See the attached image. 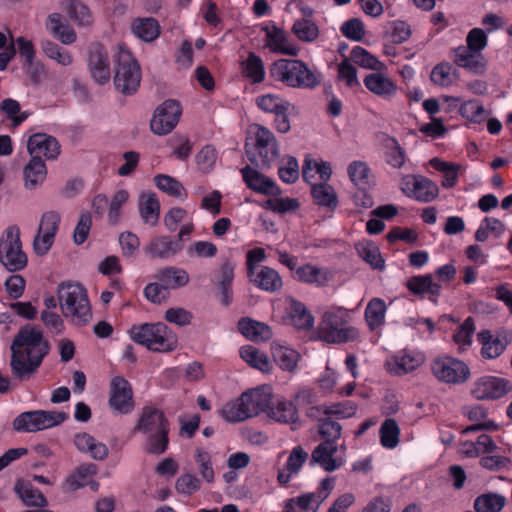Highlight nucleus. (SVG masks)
I'll return each instance as SVG.
<instances>
[{"label": "nucleus", "mask_w": 512, "mask_h": 512, "mask_svg": "<svg viewBox=\"0 0 512 512\" xmlns=\"http://www.w3.org/2000/svg\"><path fill=\"white\" fill-rule=\"evenodd\" d=\"M50 345L35 326L25 325L14 336L11 344V371L15 379H29L48 355Z\"/></svg>", "instance_id": "f257e3e1"}, {"label": "nucleus", "mask_w": 512, "mask_h": 512, "mask_svg": "<svg viewBox=\"0 0 512 512\" xmlns=\"http://www.w3.org/2000/svg\"><path fill=\"white\" fill-rule=\"evenodd\" d=\"M134 432L146 436L144 450L151 455H161L168 450L170 422L165 412L154 404L142 407Z\"/></svg>", "instance_id": "f03ea898"}, {"label": "nucleus", "mask_w": 512, "mask_h": 512, "mask_svg": "<svg viewBox=\"0 0 512 512\" xmlns=\"http://www.w3.org/2000/svg\"><path fill=\"white\" fill-rule=\"evenodd\" d=\"M272 389L268 385L243 392L239 398L226 403L221 416L228 422H241L264 413L271 402Z\"/></svg>", "instance_id": "7ed1b4c3"}, {"label": "nucleus", "mask_w": 512, "mask_h": 512, "mask_svg": "<svg viewBox=\"0 0 512 512\" xmlns=\"http://www.w3.org/2000/svg\"><path fill=\"white\" fill-rule=\"evenodd\" d=\"M269 77L289 88H314L319 84L315 73L300 59L280 58L268 68Z\"/></svg>", "instance_id": "20e7f679"}, {"label": "nucleus", "mask_w": 512, "mask_h": 512, "mask_svg": "<svg viewBox=\"0 0 512 512\" xmlns=\"http://www.w3.org/2000/svg\"><path fill=\"white\" fill-rule=\"evenodd\" d=\"M57 296L63 314L76 325L83 326L92 318L91 305L86 289L78 283L63 282Z\"/></svg>", "instance_id": "39448f33"}, {"label": "nucleus", "mask_w": 512, "mask_h": 512, "mask_svg": "<svg viewBox=\"0 0 512 512\" xmlns=\"http://www.w3.org/2000/svg\"><path fill=\"white\" fill-rule=\"evenodd\" d=\"M128 334L132 341L155 352H169L177 345L176 335L162 322L134 324Z\"/></svg>", "instance_id": "423d86ee"}, {"label": "nucleus", "mask_w": 512, "mask_h": 512, "mask_svg": "<svg viewBox=\"0 0 512 512\" xmlns=\"http://www.w3.org/2000/svg\"><path fill=\"white\" fill-rule=\"evenodd\" d=\"M349 315L343 308L326 311L318 326L319 338L327 343L340 344L353 341L358 337V330L348 326Z\"/></svg>", "instance_id": "0eeeda50"}, {"label": "nucleus", "mask_w": 512, "mask_h": 512, "mask_svg": "<svg viewBox=\"0 0 512 512\" xmlns=\"http://www.w3.org/2000/svg\"><path fill=\"white\" fill-rule=\"evenodd\" d=\"M115 61L114 85L116 90L124 95L135 93L141 81V70L138 62L131 52L122 45L118 46Z\"/></svg>", "instance_id": "6e6552de"}, {"label": "nucleus", "mask_w": 512, "mask_h": 512, "mask_svg": "<svg viewBox=\"0 0 512 512\" xmlns=\"http://www.w3.org/2000/svg\"><path fill=\"white\" fill-rule=\"evenodd\" d=\"M68 418L69 415L63 411L32 410L20 413L12 426L18 433H35L58 426Z\"/></svg>", "instance_id": "1a4fd4ad"}, {"label": "nucleus", "mask_w": 512, "mask_h": 512, "mask_svg": "<svg viewBox=\"0 0 512 512\" xmlns=\"http://www.w3.org/2000/svg\"><path fill=\"white\" fill-rule=\"evenodd\" d=\"M0 262L9 272L23 270L28 259L22 250L20 229L18 226H9L0 239Z\"/></svg>", "instance_id": "9d476101"}, {"label": "nucleus", "mask_w": 512, "mask_h": 512, "mask_svg": "<svg viewBox=\"0 0 512 512\" xmlns=\"http://www.w3.org/2000/svg\"><path fill=\"white\" fill-rule=\"evenodd\" d=\"M249 161L257 168L265 170L279 156L277 140L266 127L260 126L255 135L253 151L246 150Z\"/></svg>", "instance_id": "9b49d317"}, {"label": "nucleus", "mask_w": 512, "mask_h": 512, "mask_svg": "<svg viewBox=\"0 0 512 512\" xmlns=\"http://www.w3.org/2000/svg\"><path fill=\"white\" fill-rule=\"evenodd\" d=\"M431 371L434 377L446 384L459 385L466 382L470 376L468 365L454 357H438L431 363Z\"/></svg>", "instance_id": "f8f14e48"}, {"label": "nucleus", "mask_w": 512, "mask_h": 512, "mask_svg": "<svg viewBox=\"0 0 512 512\" xmlns=\"http://www.w3.org/2000/svg\"><path fill=\"white\" fill-rule=\"evenodd\" d=\"M109 407L121 415L130 414L135 408L131 383L123 376H114L109 385Z\"/></svg>", "instance_id": "ddd939ff"}, {"label": "nucleus", "mask_w": 512, "mask_h": 512, "mask_svg": "<svg viewBox=\"0 0 512 512\" xmlns=\"http://www.w3.org/2000/svg\"><path fill=\"white\" fill-rule=\"evenodd\" d=\"M477 341L481 345V357L484 360H494L499 358L512 342V331L501 329L493 334L492 331L484 329L477 334Z\"/></svg>", "instance_id": "4468645a"}, {"label": "nucleus", "mask_w": 512, "mask_h": 512, "mask_svg": "<svg viewBox=\"0 0 512 512\" xmlns=\"http://www.w3.org/2000/svg\"><path fill=\"white\" fill-rule=\"evenodd\" d=\"M182 109L180 103L176 100H165L157 107L151 119L150 127L153 133L157 135H166L170 133L178 124Z\"/></svg>", "instance_id": "2eb2a0df"}, {"label": "nucleus", "mask_w": 512, "mask_h": 512, "mask_svg": "<svg viewBox=\"0 0 512 512\" xmlns=\"http://www.w3.org/2000/svg\"><path fill=\"white\" fill-rule=\"evenodd\" d=\"M402 192L422 203L432 202L439 194L438 186L429 178L421 175H406L401 180Z\"/></svg>", "instance_id": "dca6fc26"}, {"label": "nucleus", "mask_w": 512, "mask_h": 512, "mask_svg": "<svg viewBox=\"0 0 512 512\" xmlns=\"http://www.w3.org/2000/svg\"><path fill=\"white\" fill-rule=\"evenodd\" d=\"M512 391V382L506 378L485 375L474 383L472 394L479 400H498Z\"/></svg>", "instance_id": "f3484780"}, {"label": "nucleus", "mask_w": 512, "mask_h": 512, "mask_svg": "<svg viewBox=\"0 0 512 512\" xmlns=\"http://www.w3.org/2000/svg\"><path fill=\"white\" fill-rule=\"evenodd\" d=\"M88 69L94 81L100 85L109 82L111 77L110 61L106 48L93 43L88 50Z\"/></svg>", "instance_id": "a211bd4d"}, {"label": "nucleus", "mask_w": 512, "mask_h": 512, "mask_svg": "<svg viewBox=\"0 0 512 512\" xmlns=\"http://www.w3.org/2000/svg\"><path fill=\"white\" fill-rule=\"evenodd\" d=\"M406 288L420 299L427 298L437 305L441 296L442 285L433 279L432 274L414 275L406 282Z\"/></svg>", "instance_id": "6ab92c4d"}, {"label": "nucleus", "mask_w": 512, "mask_h": 512, "mask_svg": "<svg viewBox=\"0 0 512 512\" xmlns=\"http://www.w3.org/2000/svg\"><path fill=\"white\" fill-rule=\"evenodd\" d=\"M262 30L265 32L264 47L271 53L288 56L298 55V47L290 42L287 33L282 28L272 24L270 27L262 28Z\"/></svg>", "instance_id": "aec40b11"}, {"label": "nucleus", "mask_w": 512, "mask_h": 512, "mask_svg": "<svg viewBox=\"0 0 512 512\" xmlns=\"http://www.w3.org/2000/svg\"><path fill=\"white\" fill-rule=\"evenodd\" d=\"M240 172L244 183L250 190L266 196H278L281 194L282 191L279 186L257 169L247 165Z\"/></svg>", "instance_id": "412c9836"}, {"label": "nucleus", "mask_w": 512, "mask_h": 512, "mask_svg": "<svg viewBox=\"0 0 512 512\" xmlns=\"http://www.w3.org/2000/svg\"><path fill=\"white\" fill-rule=\"evenodd\" d=\"M425 355L419 350L405 348L398 351L392 357L394 366L390 372L397 376H404L412 373L425 362Z\"/></svg>", "instance_id": "4be33fe9"}, {"label": "nucleus", "mask_w": 512, "mask_h": 512, "mask_svg": "<svg viewBox=\"0 0 512 512\" xmlns=\"http://www.w3.org/2000/svg\"><path fill=\"white\" fill-rule=\"evenodd\" d=\"M338 451L337 443L321 442L311 454V464H318L327 472H333L341 468L345 461L342 457H335Z\"/></svg>", "instance_id": "5701e85b"}, {"label": "nucleus", "mask_w": 512, "mask_h": 512, "mask_svg": "<svg viewBox=\"0 0 512 512\" xmlns=\"http://www.w3.org/2000/svg\"><path fill=\"white\" fill-rule=\"evenodd\" d=\"M27 148L31 158L45 156L47 159H56L60 153L57 139L45 133L30 136Z\"/></svg>", "instance_id": "b1692460"}, {"label": "nucleus", "mask_w": 512, "mask_h": 512, "mask_svg": "<svg viewBox=\"0 0 512 512\" xmlns=\"http://www.w3.org/2000/svg\"><path fill=\"white\" fill-rule=\"evenodd\" d=\"M45 27L47 31L64 45L73 44L77 35L70 26L68 20L60 13H51L48 15Z\"/></svg>", "instance_id": "393cba45"}, {"label": "nucleus", "mask_w": 512, "mask_h": 512, "mask_svg": "<svg viewBox=\"0 0 512 512\" xmlns=\"http://www.w3.org/2000/svg\"><path fill=\"white\" fill-rule=\"evenodd\" d=\"M363 84L367 90L383 99H390L397 93L396 83L381 71L366 75Z\"/></svg>", "instance_id": "a878e982"}, {"label": "nucleus", "mask_w": 512, "mask_h": 512, "mask_svg": "<svg viewBox=\"0 0 512 512\" xmlns=\"http://www.w3.org/2000/svg\"><path fill=\"white\" fill-rule=\"evenodd\" d=\"M240 72L244 80L252 85L264 82L266 70L263 59L255 52H249L246 59L240 62Z\"/></svg>", "instance_id": "bb28decb"}, {"label": "nucleus", "mask_w": 512, "mask_h": 512, "mask_svg": "<svg viewBox=\"0 0 512 512\" xmlns=\"http://www.w3.org/2000/svg\"><path fill=\"white\" fill-rule=\"evenodd\" d=\"M264 413L270 419L283 424H293L298 420V411L295 405L286 399H279L275 402L273 395L269 407Z\"/></svg>", "instance_id": "cd10ccee"}, {"label": "nucleus", "mask_w": 512, "mask_h": 512, "mask_svg": "<svg viewBox=\"0 0 512 512\" xmlns=\"http://www.w3.org/2000/svg\"><path fill=\"white\" fill-rule=\"evenodd\" d=\"M238 330L253 342H266L272 338L271 328L262 322L243 317L238 321Z\"/></svg>", "instance_id": "c85d7f7f"}, {"label": "nucleus", "mask_w": 512, "mask_h": 512, "mask_svg": "<svg viewBox=\"0 0 512 512\" xmlns=\"http://www.w3.org/2000/svg\"><path fill=\"white\" fill-rule=\"evenodd\" d=\"M182 249L180 241L172 240L169 236H158L150 242L147 251L153 258L168 259Z\"/></svg>", "instance_id": "c756f323"}, {"label": "nucleus", "mask_w": 512, "mask_h": 512, "mask_svg": "<svg viewBox=\"0 0 512 512\" xmlns=\"http://www.w3.org/2000/svg\"><path fill=\"white\" fill-rule=\"evenodd\" d=\"M252 282L254 285L266 292H276L281 289L283 285L280 274L273 268L268 266H261L260 269L252 275Z\"/></svg>", "instance_id": "7c9ffc66"}, {"label": "nucleus", "mask_w": 512, "mask_h": 512, "mask_svg": "<svg viewBox=\"0 0 512 512\" xmlns=\"http://www.w3.org/2000/svg\"><path fill=\"white\" fill-rule=\"evenodd\" d=\"M156 279L168 291L184 287L189 282V275L186 270L174 266L161 269L156 274Z\"/></svg>", "instance_id": "2f4dec72"}, {"label": "nucleus", "mask_w": 512, "mask_h": 512, "mask_svg": "<svg viewBox=\"0 0 512 512\" xmlns=\"http://www.w3.org/2000/svg\"><path fill=\"white\" fill-rule=\"evenodd\" d=\"M288 315L291 324L300 330H310L314 326V317L307 307L300 301L290 299Z\"/></svg>", "instance_id": "473e14b6"}, {"label": "nucleus", "mask_w": 512, "mask_h": 512, "mask_svg": "<svg viewBox=\"0 0 512 512\" xmlns=\"http://www.w3.org/2000/svg\"><path fill=\"white\" fill-rule=\"evenodd\" d=\"M132 33L144 42H152L160 34V25L152 17L136 18L131 23Z\"/></svg>", "instance_id": "72a5a7b5"}, {"label": "nucleus", "mask_w": 512, "mask_h": 512, "mask_svg": "<svg viewBox=\"0 0 512 512\" xmlns=\"http://www.w3.org/2000/svg\"><path fill=\"white\" fill-rule=\"evenodd\" d=\"M139 213L143 222L151 227L158 225L160 202L154 193L142 195L139 200Z\"/></svg>", "instance_id": "f704fd0d"}, {"label": "nucleus", "mask_w": 512, "mask_h": 512, "mask_svg": "<svg viewBox=\"0 0 512 512\" xmlns=\"http://www.w3.org/2000/svg\"><path fill=\"white\" fill-rule=\"evenodd\" d=\"M311 196L315 204L331 211H334L339 203L334 188L327 183L312 184Z\"/></svg>", "instance_id": "c9c22d12"}, {"label": "nucleus", "mask_w": 512, "mask_h": 512, "mask_svg": "<svg viewBox=\"0 0 512 512\" xmlns=\"http://www.w3.org/2000/svg\"><path fill=\"white\" fill-rule=\"evenodd\" d=\"M471 52L461 46L455 49L454 62L457 66L469 70L475 74H481L485 70V63L480 59V55Z\"/></svg>", "instance_id": "e433bc0d"}, {"label": "nucleus", "mask_w": 512, "mask_h": 512, "mask_svg": "<svg viewBox=\"0 0 512 512\" xmlns=\"http://www.w3.org/2000/svg\"><path fill=\"white\" fill-rule=\"evenodd\" d=\"M320 412H322L323 415L331 417L332 419L333 417H335L337 420L346 419L352 417L356 413V406L350 401L344 403H336L326 407L315 406L308 410L307 415L309 417H315L316 413Z\"/></svg>", "instance_id": "4c0bfd02"}, {"label": "nucleus", "mask_w": 512, "mask_h": 512, "mask_svg": "<svg viewBox=\"0 0 512 512\" xmlns=\"http://www.w3.org/2000/svg\"><path fill=\"white\" fill-rule=\"evenodd\" d=\"M47 175V168L41 157H34L24 168L25 186L33 189L41 184Z\"/></svg>", "instance_id": "58836bf2"}, {"label": "nucleus", "mask_w": 512, "mask_h": 512, "mask_svg": "<svg viewBox=\"0 0 512 512\" xmlns=\"http://www.w3.org/2000/svg\"><path fill=\"white\" fill-rule=\"evenodd\" d=\"M470 421L475 422V424L466 427L463 430L464 434H468L476 431H489L496 429V424L494 421L485 420L487 417V411L481 405H475L471 407L467 413Z\"/></svg>", "instance_id": "ea45409f"}, {"label": "nucleus", "mask_w": 512, "mask_h": 512, "mask_svg": "<svg viewBox=\"0 0 512 512\" xmlns=\"http://www.w3.org/2000/svg\"><path fill=\"white\" fill-rule=\"evenodd\" d=\"M506 503L503 495L487 492L477 496L474 500L475 512H501Z\"/></svg>", "instance_id": "a19ab883"}, {"label": "nucleus", "mask_w": 512, "mask_h": 512, "mask_svg": "<svg viewBox=\"0 0 512 512\" xmlns=\"http://www.w3.org/2000/svg\"><path fill=\"white\" fill-rule=\"evenodd\" d=\"M350 60L362 68L374 71H382L386 68L383 62L361 46H355L352 48L350 52Z\"/></svg>", "instance_id": "79ce46f5"}, {"label": "nucleus", "mask_w": 512, "mask_h": 512, "mask_svg": "<svg viewBox=\"0 0 512 512\" xmlns=\"http://www.w3.org/2000/svg\"><path fill=\"white\" fill-rule=\"evenodd\" d=\"M386 314L385 301L380 298H373L365 309V320L370 330H375L384 323Z\"/></svg>", "instance_id": "37998d69"}, {"label": "nucleus", "mask_w": 512, "mask_h": 512, "mask_svg": "<svg viewBox=\"0 0 512 512\" xmlns=\"http://www.w3.org/2000/svg\"><path fill=\"white\" fill-rule=\"evenodd\" d=\"M318 433L323 442L337 443L342 435V426L331 417L323 415L319 418Z\"/></svg>", "instance_id": "c03bdc74"}, {"label": "nucleus", "mask_w": 512, "mask_h": 512, "mask_svg": "<svg viewBox=\"0 0 512 512\" xmlns=\"http://www.w3.org/2000/svg\"><path fill=\"white\" fill-rule=\"evenodd\" d=\"M240 356L251 367L263 372L268 371L271 367L268 357L251 345L241 347Z\"/></svg>", "instance_id": "a18cd8bd"}, {"label": "nucleus", "mask_w": 512, "mask_h": 512, "mask_svg": "<svg viewBox=\"0 0 512 512\" xmlns=\"http://www.w3.org/2000/svg\"><path fill=\"white\" fill-rule=\"evenodd\" d=\"M400 429L395 419L387 418L380 427V443L384 448L393 449L399 443Z\"/></svg>", "instance_id": "49530a36"}, {"label": "nucleus", "mask_w": 512, "mask_h": 512, "mask_svg": "<svg viewBox=\"0 0 512 512\" xmlns=\"http://www.w3.org/2000/svg\"><path fill=\"white\" fill-rule=\"evenodd\" d=\"M0 110L11 121L14 128L20 126L30 115L28 111H21L19 102L12 98L4 99L0 104Z\"/></svg>", "instance_id": "de8ad7c7"}, {"label": "nucleus", "mask_w": 512, "mask_h": 512, "mask_svg": "<svg viewBox=\"0 0 512 512\" xmlns=\"http://www.w3.org/2000/svg\"><path fill=\"white\" fill-rule=\"evenodd\" d=\"M234 279V269L230 263H224L221 266V280L219 287L221 291V304L229 306L233 300L232 282Z\"/></svg>", "instance_id": "09e8293b"}, {"label": "nucleus", "mask_w": 512, "mask_h": 512, "mask_svg": "<svg viewBox=\"0 0 512 512\" xmlns=\"http://www.w3.org/2000/svg\"><path fill=\"white\" fill-rule=\"evenodd\" d=\"M370 168L363 161H353L348 166V175L353 184L362 191L369 187Z\"/></svg>", "instance_id": "8fccbe9b"}, {"label": "nucleus", "mask_w": 512, "mask_h": 512, "mask_svg": "<svg viewBox=\"0 0 512 512\" xmlns=\"http://www.w3.org/2000/svg\"><path fill=\"white\" fill-rule=\"evenodd\" d=\"M15 491L28 507L44 508L48 505V501L43 493L31 485L20 487L19 484H16Z\"/></svg>", "instance_id": "3c124183"}, {"label": "nucleus", "mask_w": 512, "mask_h": 512, "mask_svg": "<svg viewBox=\"0 0 512 512\" xmlns=\"http://www.w3.org/2000/svg\"><path fill=\"white\" fill-rule=\"evenodd\" d=\"M358 255L373 269L382 270L385 267L379 248L372 243H359L356 245Z\"/></svg>", "instance_id": "603ef678"}, {"label": "nucleus", "mask_w": 512, "mask_h": 512, "mask_svg": "<svg viewBox=\"0 0 512 512\" xmlns=\"http://www.w3.org/2000/svg\"><path fill=\"white\" fill-rule=\"evenodd\" d=\"M96 474L94 464L80 465L72 474L66 478V484L70 490H78L86 485L89 477Z\"/></svg>", "instance_id": "864d4df0"}, {"label": "nucleus", "mask_w": 512, "mask_h": 512, "mask_svg": "<svg viewBox=\"0 0 512 512\" xmlns=\"http://www.w3.org/2000/svg\"><path fill=\"white\" fill-rule=\"evenodd\" d=\"M453 66L448 62H440L436 66L433 67L430 79L431 81L438 86L448 87L453 84L455 80Z\"/></svg>", "instance_id": "5fc2aeb1"}, {"label": "nucleus", "mask_w": 512, "mask_h": 512, "mask_svg": "<svg viewBox=\"0 0 512 512\" xmlns=\"http://www.w3.org/2000/svg\"><path fill=\"white\" fill-rule=\"evenodd\" d=\"M405 151L395 138H389L385 144V162L393 168H401L405 163Z\"/></svg>", "instance_id": "6e6d98bb"}, {"label": "nucleus", "mask_w": 512, "mask_h": 512, "mask_svg": "<svg viewBox=\"0 0 512 512\" xmlns=\"http://www.w3.org/2000/svg\"><path fill=\"white\" fill-rule=\"evenodd\" d=\"M42 50L44 54L52 59L55 60L57 63H59L62 66H69L73 62V56L71 53L65 49H63L61 46L56 44L53 41L46 40L43 41L41 44Z\"/></svg>", "instance_id": "4d7b16f0"}, {"label": "nucleus", "mask_w": 512, "mask_h": 512, "mask_svg": "<svg viewBox=\"0 0 512 512\" xmlns=\"http://www.w3.org/2000/svg\"><path fill=\"white\" fill-rule=\"evenodd\" d=\"M263 207L277 214H285L299 209L300 203L295 198L275 196L274 198L267 199Z\"/></svg>", "instance_id": "13d9d810"}, {"label": "nucleus", "mask_w": 512, "mask_h": 512, "mask_svg": "<svg viewBox=\"0 0 512 512\" xmlns=\"http://www.w3.org/2000/svg\"><path fill=\"white\" fill-rule=\"evenodd\" d=\"M274 360L282 370L293 371L299 360V353L291 348L279 347L273 352Z\"/></svg>", "instance_id": "bf43d9fd"}, {"label": "nucleus", "mask_w": 512, "mask_h": 512, "mask_svg": "<svg viewBox=\"0 0 512 512\" xmlns=\"http://www.w3.org/2000/svg\"><path fill=\"white\" fill-rule=\"evenodd\" d=\"M475 320L472 316L467 317L453 333V341L459 345L468 347L472 344L475 333Z\"/></svg>", "instance_id": "052dcab7"}, {"label": "nucleus", "mask_w": 512, "mask_h": 512, "mask_svg": "<svg viewBox=\"0 0 512 512\" xmlns=\"http://www.w3.org/2000/svg\"><path fill=\"white\" fill-rule=\"evenodd\" d=\"M292 32L303 42H312L319 35L318 27L307 19L295 21L292 26Z\"/></svg>", "instance_id": "680f3d73"}, {"label": "nucleus", "mask_w": 512, "mask_h": 512, "mask_svg": "<svg viewBox=\"0 0 512 512\" xmlns=\"http://www.w3.org/2000/svg\"><path fill=\"white\" fill-rule=\"evenodd\" d=\"M257 106L264 112L267 113H277L285 107H289L290 103L286 100H283L277 95L274 94H266L261 95L256 99Z\"/></svg>", "instance_id": "e2e57ef3"}, {"label": "nucleus", "mask_w": 512, "mask_h": 512, "mask_svg": "<svg viewBox=\"0 0 512 512\" xmlns=\"http://www.w3.org/2000/svg\"><path fill=\"white\" fill-rule=\"evenodd\" d=\"M154 182L156 187L162 192L173 197L181 196L183 186L175 178L166 174H158L154 177Z\"/></svg>", "instance_id": "0e129e2a"}, {"label": "nucleus", "mask_w": 512, "mask_h": 512, "mask_svg": "<svg viewBox=\"0 0 512 512\" xmlns=\"http://www.w3.org/2000/svg\"><path fill=\"white\" fill-rule=\"evenodd\" d=\"M296 275L300 281L310 284H322L326 280L322 270L311 264L298 267L296 269Z\"/></svg>", "instance_id": "69168bd1"}, {"label": "nucleus", "mask_w": 512, "mask_h": 512, "mask_svg": "<svg viewBox=\"0 0 512 512\" xmlns=\"http://www.w3.org/2000/svg\"><path fill=\"white\" fill-rule=\"evenodd\" d=\"M195 461L199 466V472L207 482L214 480V469L212 467L210 453L203 448H197L195 452Z\"/></svg>", "instance_id": "338daca9"}, {"label": "nucleus", "mask_w": 512, "mask_h": 512, "mask_svg": "<svg viewBox=\"0 0 512 512\" xmlns=\"http://www.w3.org/2000/svg\"><path fill=\"white\" fill-rule=\"evenodd\" d=\"M340 31L344 37L353 41H361L365 35L364 24L359 18H351L345 21Z\"/></svg>", "instance_id": "774afa93"}]
</instances>
